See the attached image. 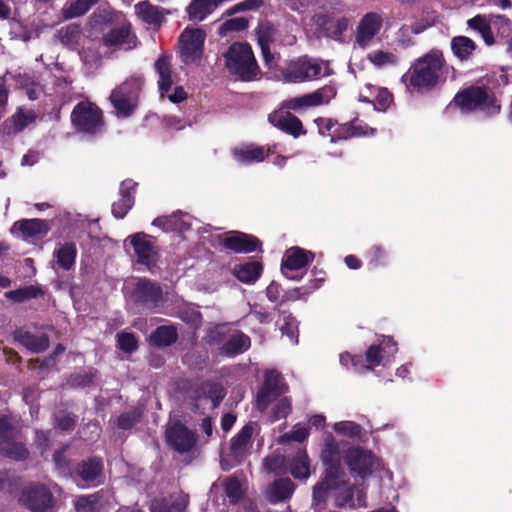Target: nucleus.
I'll return each mask as SVG.
<instances>
[{
  "mask_svg": "<svg viewBox=\"0 0 512 512\" xmlns=\"http://www.w3.org/2000/svg\"><path fill=\"white\" fill-rule=\"evenodd\" d=\"M45 291L39 285H28L16 290L7 291L4 297L13 303H23L25 301L43 297Z\"/></svg>",
  "mask_w": 512,
  "mask_h": 512,
  "instance_id": "36",
  "label": "nucleus"
},
{
  "mask_svg": "<svg viewBox=\"0 0 512 512\" xmlns=\"http://www.w3.org/2000/svg\"><path fill=\"white\" fill-rule=\"evenodd\" d=\"M290 473L296 479H307L310 475V460L306 450H298L292 457Z\"/></svg>",
  "mask_w": 512,
  "mask_h": 512,
  "instance_id": "38",
  "label": "nucleus"
},
{
  "mask_svg": "<svg viewBox=\"0 0 512 512\" xmlns=\"http://www.w3.org/2000/svg\"><path fill=\"white\" fill-rule=\"evenodd\" d=\"M206 33L201 28H185L179 37L180 58L186 65L200 62Z\"/></svg>",
  "mask_w": 512,
  "mask_h": 512,
  "instance_id": "10",
  "label": "nucleus"
},
{
  "mask_svg": "<svg viewBox=\"0 0 512 512\" xmlns=\"http://www.w3.org/2000/svg\"><path fill=\"white\" fill-rule=\"evenodd\" d=\"M232 154L235 160L242 164L262 162L268 156L264 147L257 146L255 144H248L241 148H235L232 151Z\"/></svg>",
  "mask_w": 512,
  "mask_h": 512,
  "instance_id": "30",
  "label": "nucleus"
},
{
  "mask_svg": "<svg viewBox=\"0 0 512 512\" xmlns=\"http://www.w3.org/2000/svg\"><path fill=\"white\" fill-rule=\"evenodd\" d=\"M178 340V330L174 325L158 326L149 336L150 345L163 348L176 343Z\"/></svg>",
  "mask_w": 512,
  "mask_h": 512,
  "instance_id": "29",
  "label": "nucleus"
},
{
  "mask_svg": "<svg viewBox=\"0 0 512 512\" xmlns=\"http://www.w3.org/2000/svg\"><path fill=\"white\" fill-rule=\"evenodd\" d=\"M117 347L128 354L133 353L138 349V339L130 332H119L116 335Z\"/></svg>",
  "mask_w": 512,
  "mask_h": 512,
  "instance_id": "52",
  "label": "nucleus"
},
{
  "mask_svg": "<svg viewBox=\"0 0 512 512\" xmlns=\"http://www.w3.org/2000/svg\"><path fill=\"white\" fill-rule=\"evenodd\" d=\"M109 99L116 110L117 116L128 117L132 114L135 108L136 101L125 97V95L121 94L120 92L117 93V90L115 89L112 90Z\"/></svg>",
  "mask_w": 512,
  "mask_h": 512,
  "instance_id": "42",
  "label": "nucleus"
},
{
  "mask_svg": "<svg viewBox=\"0 0 512 512\" xmlns=\"http://www.w3.org/2000/svg\"><path fill=\"white\" fill-rule=\"evenodd\" d=\"M223 0H192L186 8L188 17L193 21H203Z\"/></svg>",
  "mask_w": 512,
  "mask_h": 512,
  "instance_id": "34",
  "label": "nucleus"
},
{
  "mask_svg": "<svg viewBox=\"0 0 512 512\" xmlns=\"http://www.w3.org/2000/svg\"><path fill=\"white\" fill-rule=\"evenodd\" d=\"M283 320L284 323L280 327L282 336H287L292 344H298L299 331L295 317L292 314H288L284 316Z\"/></svg>",
  "mask_w": 512,
  "mask_h": 512,
  "instance_id": "54",
  "label": "nucleus"
},
{
  "mask_svg": "<svg viewBox=\"0 0 512 512\" xmlns=\"http://www.w3.org/2000/svg\"><path fill=\"white\" fill-rule=\"evenodd\" d=\"M78 422V416L70 412H62L54 417V427L61 431H72Z\"/></svg>",
  "mask_w": 512,
  "mask_h": 512,
  "instance_id": "55",
  "label": "nucleus"
},
{
  "mask_svg": "<svg viewBox=\"0 0 512 512\" xmlns=\"http://www.w3.org/2000/svg\"><path fill=\"white\" fill-rule=\"evenodd\" d=\"M329 136H330V141L332 143H335V142H338L341 140H347V139L351 138V134L349 133L348 122L343 123V124H339L337 122V125L332 130V133L329 134Z\"/></svg>",
  "mask_w": 512,
  "mask_h": 512,
  "instance_id": "64",
  "label": "nucleus"
},
{
  "mask_svg": "<svg viewBox=\"0 0 512 512\" xmlns=\"http://www.w3.org/2000/svg\"><path fill=\"white\" fill-rule=\"evenodd\" d=\"M382 17L376 12L365 14L356 30V42L361 48L367 47L382 27Z\"/></svg>",
  "mask_w": 512,
  "mask_h": 512,
  "instance_id": "18",
  "label": "nucleus"
},
{
  "mask_svg": "<svg viewBox=\"0 0 512 512\" xmlns=\"http://www.w3.org/2000/svg\"><path fill=\"white\" fill-rule=\"evenodd\" d=\"M315 254L312 251L305 250L301 247L295 246L288 249L282 259L281 270L296 271L300 270L311 262H313Z\"/></svg>",
  "mask_w": 512,
  "mask_h": 512,
  "instance_id": "21",
  "label": "nucleus"
},
{
  "mask_svg": "<svg viewBox=\"0 0 512 512\" xmlns=\"http://www.w3.org/2000/svg\"><path fill=\"white\" fill-rule=\"evenodd\" d=\"M18 503L31 512H53L56 500L47 485L31 483L21 490Z\"/></svg>",
  "mask_w": 512,
  "mask_h": 512,
  "instance_id": "8",
  "label": "nucleus"
},
{
  "mask_svg": "<svg viewBox=\"0 0 512 512\" xmlns=\"http://www.w3.org/2000/svg\"><path fill=\"white\" fill-rule=\"evenodd\" d=\"M349 133L351 134V138L353 137H361L368 134L369 126L363 121L355 118L348 122ZM371 134L375 132V129L370 128Z\"/></svg>",
  "mask_w": 512,
  "mask_h": 512,
  "instance_id": "61",
  "label": "nucleus"
},
{
  "mask_svg": "<svg viewBox=\"0 0 512 512\" xmlns=\"http://www.w3.org/2000/svg\"><path fill=\"white\" fill-rule=\"evenodd\" d=\"M449 105L462 114L481 112L487 117L496 116L501 111L500 101L487 85H469L460 89Z\"/></svg>",
  "mask_w": 512,
  "mask_h": 512,
  "instance_id": "3",
  "label": "nucleus"
},
{
  "mask_svg": "<svg viewBox=\"0 0 512 512\" xmlns=\"http://www.w3.org/2000/svg\"><path fill=\"white\" fill-rule=\"evenodd\" d=\"M256 429L259 430V424L250 421L231 438L228 449L222 450L220 454V464L223 470L228 471L244 461L252 447V436Z\"/></svg>",
  "mask_w": 512,
  "mask_h": 512,
  "instance_id": "5",
  "label": "nucleus"
},
{
  "mask_svg": "<svg viewBox=\"0 0 512 512\" xmlns=\"http://www.w3.org/2000/svg\"><path fill=\"white\" fill-rule=\"evenodd\" d=\"M167 444L179 453L192 450L197 441L196 433L187 428L180 421L174 422L166 429Z\"/></svg>",
  "mask_w": 512,
  "mask_h": 512,
  "instance_id": "16",
  "label": "nucleus"
},
{
  "mask_svg": "<svg viewBox=\"0 0 512 512\" xmlns=\"http://www.w3.org/2000/svg\"><path fill=\"white\" fill-rule=\"evenodd\" d=\"M262 272L263 265L259 261L236 264L233 268L234 276L245 284H254L260 278Z\"/></svg>",
  "mask_w": 512,
  "mask_h": 512,
  "instance_id": "28",
  "label": "nucleus"
},
{
  "mask_svg": "<svg viewBox=\"0 0 512 512\" xmlns=\"http://www.w3.org/2000/svg\"><path fill=\"white\" fill-rule=\"evenodd\" d=\"M368 266L372 268L384 267L388 263L386 250L380 245H373L368 250Z\"/></svg>",
  "mask_w": 512,
  "mask_h": 512,
  "instance_id": "53",
  "label": "nucleus"
},
{
  "mask_svg": "<svg viewBox=\"0 0 512 512\" xmlns=\"http://www.w3.org/2000/svg\"><path fill=\"white\" fill-rule=\"evenodd\" d=\"M66 450L67 447L57 449L53 454V462L55 469L60 475L71 477L73 475V468L70 459L66 456Z\"/></svg>",
  "mask_w": 512,
  "mask_h": 512,
  "instance_id": "46",
  "label": "nucleus"
},
{
  "mask_svg": "<svg viewBox=\"0 0 512 512\" xmlns=\"http://www.w3.org/2000/svg\"><path fill=\"white\" fill-rule=\"evenodd\" d=\"M101 495L95 492L78 496L74 502L76 512H100Z\"/></svg>",
  "mask_w": 512,
  "mask_h": 512,
  "instance_id": "43",
  "label": "nucleus"
},
{
  "mask_svg": "<svg viewBox=\"0 0 512 512\" xmlns=\"http://www.w3.org/2000/svg\"><path fill=\"white\" fill-rule=\"evenodd\" d=\"M264 4V0H244L232 6L228 10V14L232 15L243 11L257 10Z\"/></svg>",
  "mask_w": 512,
  "mask_h": 512,
  "instance_id": "62",
  "label": "nucleus"
},
{
  "mask_svg": "<svg viewBox=\"0 0 512 512\" xmlns=\"http://www.w3.org/2000/svg\"><path fill=\"white\" fill-rule=\"evenodd\" d=\"M263 464L268 472L280 474L285 466V457L281 455H269L264 459Z\"/></svg>",
  "mask_w": 512,
  "mask_h": 512,
  "instance_id": "60",
  "label": "nucleus"
},
{
  "mask_svg": "<svg viewBox=\"0 0 512 512\" xmlns=\"http://www.w3.org/2000/svg\"><path fill=\"white\" fill-rule=\"evenodd\" d=\"M53 256L56 259L57 265L61 269L69 271L74 267L77 256V248L75 243H59L58 247L53 251Z\"/></svg>",
  "mask_w": 512,
  "mask_h": 512,
  "instance_id": "32",
  "label": "nucleus"
},
{
  "mask_svg": "<svg viewBox=\"0 0 512 512\" xmlns=\"http://www.w3.org/2000/svg\"><path fill=\"white\" fill-rule=\"evenodd\" d=\"M141 417V410L139 408H133L130 411L121 413L116 420V425L119 429L129 430L140 421Z\"/></svg>",
  "mask_w": 512,
  "mask_h": 512,
  "instance_id": "49",
  "label": "nucleus"
},
{
  "mask_svg": "<svg viewBox=\"0 0 512 512\" xmlns=\"http://www.w3.org/2000/svg\"><path fill=\"white\" fill-rule=\"evenodd\" d=\"M95 375L88 371H79L70 374L66 380V385L70 388H84L89 386Z\"/></svg>",
  "mask_w": 512,
  "mask_h": 512,
  "instance_id": "51",
  "label": "nucleus"
},
{
  "mask_svg": "<svg viewBox=\"0 0 512 512\" xmlns=\"http://www.w3.org/2000/svg\"><path fill=\"white\" fill-rule=\"evenodd\" d=\"M324 471L321 481L313 488V500L325 502L328 492L345 487L348 483L346 472L342 466V453L339 443L331 433L324 438L320 453Z\"/></svg>",
  "mask_w": 512,
  "mask_h": 512,
  "instance_id": "2",
  "label": "nucleus"
},
{
  "mask_svg": "<svg viewBox=\"0 0 512 512\" xmlns=\"http://www.w3.org/2000/svg\"><path fill=\"white\" fill-rule=\"evenodd\" d=\"M90 8L82 3L80 0H77L69 5L67 9L64 10V16L67 19L75 18L84 15Z\"/></svg>",
  "mask_w": 512,
  "mask_h": 512,
  "instance_id": "63",
  "label": "nucleus"
},
{
  "mask_svg": "<svg viewBox=\"0 0 512 512\" xmlns=\"http://www.w3.org/2000/svg\"><path fill=\"white\" fill-rule=\"evenodd\" d=\"M225 494L228 497L230 503L234 504L238 502L242 495V487L240 481L235 477H229L225 482Z\"/></svg>",
  "mask_w": 512,
  "mask_h": 512,
  "instance_id": "56",
  "label": "nucleus"
},
{
  "mask_svg": "<svg viewBox=\"0 0 512 512\" xmlns=\"http://www.w3.org/2000/svg\"><path fill=\"white\" fill-rule=\"evenodd\" d=\"M292 412V403L288 397H283L275 404L272 410L274 420L286 418Z\"/></svg>",
  "mask_w": 512,
  "mask_h": 512,
  "instance_id": "58",
  "label": "nucleus"
},
{
  "mask_svg": "<svg viewBox=\"0 0 512 512\" xmlns=\"http://www.w3.org/2000/svg\"><path fill=\"white\" fill-rule=\"evenodd\" d=\"M221 247L236 254H248L262 251V241L252 235L241 231L232 230L218 236Z\"/></svg>",
  "mask_w": 512,
  "mask_h": 512,
  "instance_id": "11",
  "label": "nucleus"
},
{
  "mask_svg": "<svg viewBox=\"0 0 512 512\" xmlns=\"http://www.w3.org/2000/svg\"><path fill=\"white\" fill-rule=\"evenodd\" d=\"M398 351L397 342L391 336H383L379 344H373L368 347L365 352V361L367 363V370H371L379 366L384 359L387 361Z\"/></svg>",
  "mask_w": 512,
  "mask_h": 512,
  "instance_id": "17",
  "label": "nucleus"
},
{
  "mask_svg": "<svg viewBox=\"0 0 512 512\" xmlns=\"http://www.w3.org/2000/svg\"><path fill=\"white\" fill-rule=\"evenodd\" d=\"M333 429L337 434L347 436L351 439H360L363 433L362 426L353 421L337 422L334 424Z\"/></svg>",
  "mask_w": 512,
  "mask_h": 512,
  "instance_id": "47",
  "label": "nucleus"
},
{
  "mask_svg": "<svg viewBox=\"0 0 512 512\" xmlns=\"http://www.w3.org/2000/svg\"><path fill=\"white\" fill-rule=\"evenodd\" d=\"M15 339L33 353H41L48 349L50 341L46 334L35 335L28 331H17Z\"/></svg>",
  "mask_w": 512,
  "mask_h": 512,
  "instance_id": "31",
  "label": "nucleus"
},
{
  "mask_svg": "<svg viewBox=\"0 0 512 512\" xmlns=\"http://www.w3.org/2000/svg\"><path fill=\"white\" fill-rule=\"evenodd\" d=\"M287 391L288 386L283 382L282 376L277 371L267 372L263 384L257 392L256 405L258 410L265 411L274 399Z\"/></svg>",
  "mask_w": 512,
  "mask_h": 512,
  "instance_id": "14",
  "label": "nucleus"
},
{
  "mask_svg": "<svg viewBox=\"0 0 512 512\" xmlns=\"http://www.w3.org/2000/svg\"><path fill=\"white\" fill-rule=\"evenodd\" d=\"M367 59L376 67H383L386 65H396L398 57L392 52L377 50L372 51L367 55Z\"/></svg>",
  "mask_w": 512,
  "mask_h": 512,
  "instance_id": "48",
  "label": "nucleus"
},
{
  "mask_svg": "<svg viewBox=\"0 0 512 512\" xmlns=\"http://www.w3.org/2000/svg\"><path fill=\"white\" fill-rule=\"evenodd\" d=\"M450 44L453 55L461 62L470 60L477 49V44L467 36H455Z\"/></svg>",
  "mask_w": 512,
  "mask_h": 512,
  "instance_id": "35",
  "label": "nucleus"
},
{
  "mask_svg": "<svg viewBox=\"0 0 512 512\" xmlns=\"http://www.w3.org/2000/svg\"><path fill=\"white\" fill-rule=\"evenodd\" d=\"M29 455L30 452L24 443L8 439L2 440V456L14 461H24Z\"/></svg>",
  "mask_w": 512,
  "mask_h": 512,
  "instance_id": "40",
  "label": "nucleus"
},
{
  "mask_svg": "<svg viewBox=\"0 0 512 512\" xmlns=\"http://www.w3.org/2000/svg\"><path fill=\"white\" fill-rule=\"evenodd\" d=\"M276 29L269 21L261 22L256 28L258 45H271L274 42Z\"/></svg>",
  "mask_w": 512,
  "mask_h": 512,
  "instance_id": "50",
  "label": "nucleus"
},
{
  "mask_svg": "<svg viewBox=\"0 0 512 512\" xmlns=\"http://www.w3.org/2000/svg\"><path fill=\"white\" fill-rule=\"evenodd\" d=\"M131 298L137 306L152 311L162 304L163 291L158 283L143 278L136 283Z\"/></svg>",
  "mask_w": 512,
  "mask_h": 512,
  "instance_id": "13",
  "label": "nucleus"
},
{
  "mask_svg": "<svg viewBox=\"0 0 512 512\" xmlns=\"http://www.w3.org/2000/svg\"><path fill=\"white\" fill-rule=\"evenodd\" d=\"M104 463L101 457L90 456L79 461L73 468L75 480H80L87 487H96L103 482Z\"/></svg>",
  "mask_w": 512,
  "mask_h": 512,
  "instance_id": "15",
  "label": "nucleus"
},
{
  "mask_svg": "<svg viewBox=\"0 0 512 512\" xmlns=\"http://www.w3.org/2000/svg\"><path fill=\"white\" fill-rule=\"evenodd\" d=\"M337 90L333 85H324L312 93L298 97L289 98L283 101L282 108L299 112L305 108L316 107L327 104L336 96Z\"/></svg>",
  "mask_w": 512,
  "mask_h": 512,
  "instance_id": "12",
  "label": "nucleus"
},
{
  "mask_svg": "<svg viewBox=\"0 0 512 512\" xmlns=\"http://www.w3.org/2000/svg\"><path fill=\"white\" fill-rule=\"evenodd\" d=\"M467 25L472 30L477 31L487 45L490 46L494 44L495 39L490 22L486 19L484 15L478 14L468 19Z\"/></svg>",
  "mask_w": 512,
  "mask_h": 512,
  "instance_id": "39",
  "label": "nucleus"
},
{
  "mask_svg": "<svg viewBox=\"0 0 512 512\" xmlns=\"http://www.w3.org/2000/svg\"><path fill=\"white\" fill-rule=\"evenodd\" d=\"M36 116L33 112L24 113L22 110L16 112L13 117V131L20 132L35 120Z\"/></svg>",
  "mask_w": 512,
  "mask_h": 512,
  "instance_id": "59",
  "label": "nucleus"
},
{
  "mask_svg": "<svg viewBox=\"0 0 512 512\" xmlns=\"http://www.w3.org/2000/svg\"><path fill=\"white\" fill-rule=\"evenodd\" d=\"M249 26V21L245 17H235L226 20L220 27V31L222 33L231 32V31H243L247 29Z\"/></svg>",
  "mask_w": 512,
  "mask_h": 512,
  "instance_id": "57",
  "label": "nucleus"
},
{
  "mask_svg": "<svg viewBox=\"0 0 512 512\" xmlns=\"http://www.w3.org/2000/svg\"><path fill=\"white\" fill-rule=\"evenodd\" d=\"M251 347V339L242 331L229 334L225 343L219 347V354L225 357H234L243 354Z\"/></svg>",
  "mask_w": 512,
  "mask_h": 512,
  "instance_id": "25",
  "label": "nucleus"
},
{
  "mask_svg": "<svg viewBox=\"0 0 512 512\" xmlns=\"http://www.w3.org/2000/svg\"><path fill=\"white\" fill-rule=\"evenodd\" d=\"M143 85L144 77L142 75H133L122 84L117 86L115 90H117V93L120 92L121 94L125 95V97L137 101Z\"/></svg>",
  "mask_w": 512,
  "mask_h": 512,
  "instance_id": "41",
  "label": "nucleus"
},
{
  "mask_svg": "<svg viewBox=\"0 0 512 512\" xmlns=\"http://www.w3.org/2000/svg\"><path fill=\"white\" fill-rule=\"evenodd\" d=\"M129 35V25L115 27L103 35V43L107 47L122 45L127 41Z\"/></svg>",
  "mask_w": 512,
  "mask_h": 512,
  "instance_id": "45",
  "label": "nucleus"
},
{
  "mask_svg": "<svg viewBox=\"0 0 512 512\" xmlns=\"http://www.w3.org/2000/svg\"><path fill=\"white\" fill-rule=\"evenodd\" d=\"M269 121L278 129L293 136L294 138H298L301 135H305L307 131L304 129L302 121L287 111L282 114H275L269 116Z\"/></svg>",
  "mask_w": 512,
  "mask_h": 512,
  "instance_id": "22",
  "label": "nucleus"
},
{
  "mask_svg": "<svg viewBox=\"0 0 512 512\" xmlns=\"http://www.w3.org/2000/svg\"><path fill=\"white\" fill-rule=\"evenodd\" d=\"M230 329L226 324H217L207 330L204 341L211 347L220 346L225 343L229 336Z\"/></svg>",
  "mask_w": 512,
  "mask_h": 512,
  "instance_id": "44",
  "label": "nucleus"
},
{
  "mask_svg": "<svg viewBox=\"0 0 512 512\" xmlns=\"http://www.w3.org/2000/svg\"><path fill=\"white\" fill-rule=\"evenodd\" d=\"M225 395L226 391L220 383L212 381L203 382L201 386L196 390V403L194 405L195 409H198L197 401L200 400L202 397L211 400L212 407L216 408L222 402Z\"/></svg>",
  "mask_w": 512,
  "mask_h": 512,
  "instance_id": "27",
  "label": "nucleus"
},
{
  "mask_svg": "<svg viewBox=\"0 0 512 512\" xmlns=\"http://www.w3.org/2000/svg\"><path fill=\"white\" fill-rule=\"evenodd\" d=\"M17 229L25 238H43L50 231L51 227L47 220L43 219H22L14 223L12 230Z\"/></svg>",
  "mask_w": 512,
  "mask_h": 512,
  "instance_id": "26",
  "label": "nucleus"
},
{
  "mask_svg": "<svg viewBox=\"0 0 512 512\" xmlns=\"http://www.w3.org/2000/svg\"><path fill=\"white\" fill-rule=\"evenodd\" d=\"M145 233H136L131 237V245L137 256V262L151 268L155 264L156 252Z\"/></svg>",
  "mask_w": 512,
  "mask_h": 512,
  "instance_id": "23",
  "label": "nucleus"
},
{
  "mask_svg": "<svg viewBox=\"0 0 512 512\" xmlns=\"http://www.w3.org/2000/svg\"><path fill=\"white\" fill-rule=\"evenodd\" d=\"M286 83H304L319 79L322 76V65L308 55L290 60L282 70Z\"/></svg>",
  "mask_w": 512,
  "mask_h": 512,
  "instance_id": "7",
  "label": "nucleus"
},
{
  "mask_svg": "<svg viewBox=\"0 0 512 512\" xmlns=\"http://www.w3.org/2000/svg\"><path fill=\"white\" fill-rule=\"evenodd\" d=\"M137 16L146 24L159 28L165 22L169 13L166 9L151 4L148 0L140 1L135 5Z\"/></svg>",
  "mask_w": 512,
  "mask_h": 512,
  "instance_id": "24",
  "label": "nucleus"
},
{
  "mask_svg": "<svg viewBox=\"0 0 512 512\" xmlns=\"http://www.w3.org/2000/svg\"><path fill=\"white\" fill-rule=\"evenodd\" d=\"M154 70L158 75V90L161 97L165 96L174 83L172 78V55L163 53L154 62Z\"/></svg>",
  "mask_w": 512,
  "mask_h": 512,
  "instance_id": "20",
  "label": "nucleus"
},
{
  "mask_svg": "<svg viewBox=\"0 0 512 512\" xmlns=\"http://www.w3.org/2000/svg\"><path fill=\"white\" fill-rule=\"evenodd\" d=\"M447 69L443 52L432 49L411 63L401 82L410 92L430 93L446 82Z\"/></svg>",
  "mask_w": 512,
  "mask_h": 512,
  "instance_id": "1",
  "label": "nucleus"
},
{
  "mask_svg": "<svg viewBox=\"0 0 512 512\" xmlns=\"http://www.w3.org/2000/svg\"><path fill=\"white\" fill-rule=\"evenodd\" d=\"M342 458L350 474L361 479H366L372 475L377 461V457L372 451L360 446L348 447L344 451Z\"/></svg>",
  "mask_w": 512,
  "mask_h": 512,
  "instance_id": "9",
  "label": "nucleus"
},
{
  "mask_svg": "<svg viewBox=\"0 0 512 512\" xmlns=\"http://www.w3.org/2000/svg\"><path fill=\"white\" fill-rule=\"evenodd\" d=\"M71 123L78 132L90 136L101 134L105 129L102 110L90 101H81L74 106Z\"/></svg>",
  "mask_w": 512,
  "mask_h": 512,
  "instance_id": "6",
  "label": "nucleus"
},
{
  "mask_svg": "<svg viewBox=\"0 0 512 512\" xmlns=\"http://www.w3.org/2000/svg\"><path fill=\"white\" fill-rule=\"evenodd\" d=\"M137 183L126 179L120 185V199L112 204V214L117 219H123L132 209L135 202Z\"/></svg>",
  "mask_w": 512,
  "mask_h": 512,
  "instance_id": "19",
  "label": "nucleus"
},
{
  "mask_svg": "<svg viewBox=\"0 0 512 512\" xmlns=\"http://www.w3.org/2000/svg\"><path fill=\"white\" fill-rule=\"evenodd\" d=\"M368 90H370V94L376 93L375 98L373 101L369 99L368 96H365L363 94H360L359 100L361 102L365 103H373L374 108L378 111H386L391 103L393 102V95L392 93L387 89L383 87H376L372 84H366L365 86Z\"/></svg>",
  "mask_w": 512,
  "mask_h": 512,
  "instance_id": "33",
  "label": "nucleus"
},
{
  "mask_svg": "<svg viewBox=\"0 0 512 512\" xmlns=\"http://www.w3.org/2000/svg\"><path fill=\"white\" fill-rule=\"evenodd\" d=\"M228 72L242 82H253L262 76L252 47L247 42H234L223 54Z\"/></svg>",
  "mask_w": 512,
  "mask_h": 512,
  "instance_id": "4",
  "label": "nucleus"
},
{
  "mask_svg": "<svg viewBox=\"0 0 512 512\" xmlns=\"http://www.w3.org/2000/svg\"><path fill=\"white\" fill-rule=\"evenodd\" d=\"M295 490V484L290 478L276 479L270 487V501L282 502L291 498Z\"/></svg>",
  "mask_w": 512,
  "mask_h": 512,
  "instance_id": "37",
  "label": "nucleus"
}]
</instances>
